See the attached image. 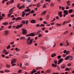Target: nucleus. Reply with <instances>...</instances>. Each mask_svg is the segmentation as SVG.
Returning a JSON list of instances; mask_svg holds the SVG:
<instances>
[{"label":"nucleus","instance_id":"6e6552de","mask_svg":"<svg viewBox=\"0 0 74 74\" xmlns=\"http://www.w3.org/2000/svg\"><path fill=\"white\" fill-rule=\"evenodd\" d=\"M33 39H32L31 40H30L29 42H27L28 44H32V41H33Z\"/></svg>","mask_w":74,"mask_h":74},{"label":"nucleus","instance_id":"de8ad7c7","mask_svg":"<svg viewBox=\"0 0 74 74\" xmlns=\"http://www.w3.org/2000/svg\"><path fill=\"white\" fill-rule=\"evenodd\" d=\"M66 23V21H64L63 22V25H64Z\"/></svg>","mask_w":74,"mask_h":74},{"label":"nucleus","instance_id":"ea45409f","mask_svg":"<svg viewBox=\"0 0 74 74\" xmlns=\"http://www.w3.org/2000/svg\"><path fill=\"white\" fill-rule=\"evenodd\" d=\"M10 48V45H9L7 47V49H8Z\"/></svg>","mask_w":74,"mask_h":74},{"label":"nucleus","instance_id":"dca6fc26","mask_svg":"<svg viewBox=\"0 0 74 74\" xmlns=\"http://www.w3.org/2000/svg\"><path fill=\"white\" fill-rule=\"evenodd\" d=\"M6 51H7V50H6L5 49H3V50L2 51V52L3 53H5V52H6Z\"/></svg>","mask_w":74,"mask_h":74},{"label":"nucleus","instance_id":"39448f33","mask_svg":"<svg viewBox=\"0 0 74 74\" xmlns=\"http://www.w3.org/2000/svg\"><path fill=\"white\" fill-rule=\"evenodd\" d=\"M64 14H63V16L64 17H65L66 16V15H68V11L66 10H64Z\"/></svg>","mask_w":74,"mask_h":74},{"label":"nucleus","instance_id":"4be33fe9","mask_svg":"<svg viewBox=\"0 0 74 74\" xmlns=\"http://www.w3.org/2000/svg\"><path fill=\"white\" fill-rule=\"evenodd\" d=\"M8 24V23L7 22L3 23H2L3 25H7Z\"/></svg>","mask_w":74,"mask_h":74},{"label":"nucleus","instance_id":"a211bd4d","mask_svg":"<svg viewBox=\"0 0 74 74\" xmlns=\"http://www.w3.org/2000/svg\"><path fill=\"white\" fill-rule=\"evenodd\" d=\"M30 34H31V36H32V37L34 36V35H35V34L33 33H31Z\"/></svg>","mask_w":74,"mask_h":74},{"label":"nucleus","instance_id":"a19ab883","mask_svg":"<svg viewBox=\"0 0 74 74\" xmlns=\"http://www.w3.org/2000/svg\"><path fill=\"white\" fill-rule=\"evenodd\" d=\"M42 36V34H39L38 35V37H41Z\"/></svg>","mask_w":74,"mask_h":74},{"label":"nucleus","instance_id":"4d7b16f0","mask_svg":"<svg viewBox=\"0 0 74 74\" xmlns=\"http://www.w3.org/2000/svg\"><path fill=\"white\" fill-rule=\"evenodd\" d=\"M25 13H26V12H22V14L25 15Z\"/></svg>","mask_w":74,"mask_h":74},{"label":"nucleus","instance_id":"37998d69","mask_svg":"<svg viewBox=\"0 0 74 74\" xmlns=\"http://www.w3.org/2000/svg\"><path fill=\"white\" fill-rule=\"evenodd\" d=\"M51 25L52 26H53V25H55V23L54 22L52 23L51 24Z\"/></svg>","mask_w":74,"mask_h":74},{"label":"nucleus","instance_id":"1a4fd4ad","mask_svg":"<svg viewBox=\"0 0 74 74\" xmlns=\"http://www.w3.org/2000/svg\"><path fill=\"white\" fill-rule=\"evenodd\" d=\"M36 71H37V70L34 69H33V71L31 72V74H33L35 72H36Z\"/></svg>","mask_w":74,"mask_h":74},{"label":"nucleus","instance_id":"473e14b6","mask_svg":"<svg viewBox=\"0 0 74 74\" xmlns=\"http://www.w3.org/2000/svg\"><path fill=\"white\" fill-rule=\"evenodd\" d=\"M3 19V17L1 16V13H0V21Z\"/></svg>","mask_w":74,"mask_h":74},{"label":"nucleus","instance_id":"338daca9","mask_svg":"<svg viewBox=\"0 0 74 74\" xmlns=\"http://www.w3.org/2000/svg\"><path fill=\"white\" fill-rule=\"evenodd\" d=\"M45 33H48V32H49V31H48L47 30H46L45 31Z\"/></svg>","mask_w":74,"mask_h":74},{"label":"nucleus","instance_id":"0eeeda50","mask_svg":"<svg viewBox=\"0 0 74 74\" xmlns=\"http://www.w3.org/2000/svg\"><path fill=\"white\" fill-rule=\"evenodd\" d=\"M63 58H61L58 61V64L59 65L62 63L63 62Z\"/></svg>","mask_w":74,"mask_h":74},{"label":"nucleus","instance_id":"6ab92c4d","mask_svg":"<svg viewBox=\"0 0 74 74\" xmlns=\"http://www.w3.org/2000/svg\"><path fill=\"white\" fill-rule=\"evenodd\" d=\"M58 15H62V11H60L58 13Z\"/></svg>","mask_w":74,"mask_h":74},{"label":"nucleus","instance_id":"c756f323","mask_svg":"<svg viewBox=\"0 0 74 74\" xmlns=\"http://www.w3.org/2000/svg\"><path fill=\"white\" fill-rule=\"evenodd\" d=\"M45 26V25L43 24H41L40 25V27H44Z\"/></svg>","mask_w":74,"mask_h":74},{"label":"nucleus","instance_id":"864d4df0","mask_svg":"<svg viewBox=\"0 0 74 74\" xmlns=\"http://www.w3.org/2000/svg\"><path fill=\"white\" fill-rule=\"evenodd\" d=\"M64 9H65V8L64 7H62V10H64Z\"/></svg>","mask_w":74,"mask_h":74},{"label":"nucleus","instance_id":"ddd939ff","mask_svg":"<svg viewBox=\"0 0 74 74\" xmlns=\"http://www.w3.org/2000/svg\"><path fill=\"white\" fill-rule=\"evenodd\" d=\"M20 40H25V37L24 36L21 37L20 38Z\"/></svg>","mask_w":74,"mask_h":74},{"label":"nucleus","instance_id":"bb28decb","mask_svg":"<svg viewBox=\"0 0 74 74\" xmlns=\"http://www.w3.org/2000/svg\"><path fill=\"white\" fill-rule=\"evenodd\" d=\"M21 23H22L23 24L25 23V20L22 21L21 22Z\"/></svg>","mask_w":74,"mask_h":74},{"label":"nucleus","instance_id":"09e8293b","mask_svg":"<svg viewBox=\"0 0 74 74\" xmlns=\"http://www.w3.org/2000/svg\"><path fill=\"white\" fill-rule=\"evenodd\" d=\"M29 15H30V13H27L26 14V16H27Z\"/></svg>","mask_w":74,"mask_h":74},{"label":"nucleus","instance_id":"9b49d317","mask_svg":"<svg viewBox=\"0 0 74 74\" xmlns=\"http://www.w3.org/2000/svg\"><path fill=\"white\" fill-rule=\"evenodd\" d=\"M66 3L68 4V6H69V5H70V1H67Z\"/></svg>","mask_w":74,"mask_h":74},{"label":"nucleus","instance_id":"20e7f679","mask_svg":"<svg viewBox=\"0 0 74 74\" xmlns=\"http://www.w3.org/2000/svg\"><path fill=\"white\" fill-rule=\"evenodd\" d=\"M15 62H16V60L15 59H13L11 60V64L13 66H15V65H16V64H13L14 63H15Z\"/></svg>","mask_w":74,"mask_h":74},{"label":"nucleus","instance_id":"e433bc0d","mask_svg":"<svg viewBox=\"0 0 74 74\" xmlns=\"http://www.w3.org/2000/svg\"><path fill=\"white\" fill-rule=\"evenodd\" d=\"M24 64L25 66H29V64H28V63H25Z\"/></svg>","mask_w":74,"mask_h":74},{"label":"nucleus","instance_id":"f3484780","mask_svg":"<svg viewBox=\"0 0 74 74\" xmlns=\"http://www.w3.org/2000/svg\"><path fill=\"white\" fill-rule=\"evenodd\" d=\"M40 3H38L37 4V7H40Z\"/></svg>","mask_w":74,"mask_h":74},{"label":"nucleus","instance_id":"f704fd0d","mask_svg":"<svg viewBox=\"0 0 74 74\" xmlns=\"http://www.w3.org/2000/svg\"><path fill=\"white\" fill-rule=\"evenodd\" d=\"M5 71L6 73H8V72H10V71L8 70H5Z\"/></svg>","mask_w":74,"mask_h":74},{"label":"nucleus","instance_id":"5fc2aeb1","mask_svg":"<svg viewBox=\"0 0 74 74\" xmlns=\"http://www.w3.org/2000/svg\"><path fill=\"white\" fill-rule=\"evenodd\" d=\"M31 13L32 14H33V13H34V10H32L31 11Z\"/></svg>","mask_w":74,"mask_h":74},{"label":"nucleus","instance_id":"a878e982","mask_svg":"<svg viewBox=\"0 0 74 74\" xmlns=\"http://www.w3.org/2000/svg\"><path fill=\"white\" fill-rule=\"evenodd\" d=\"M30 40V37H29L27 39V42H28L29 40Z\"/></svg>","mask_w":74,"mask_h":74},{"label":"nucleus","instance_id":"052dcab7","mask_svg":"<svg viewBox=\"0 0 74 74\" xmlns=\"http://www.w3.org/2000/svg\"><path fill=\"white\" fill-rule=\"evenodd\" d=\"M28 20H27L26 21V22H25L26 25H27V23H28Z\"/></svg>","mask_w":74,"mask_h":74},{"label":"nucleus","instance_id":"69168bd1","mask_svg":"<svg viewBox=\"0 0 74 74\" xmlns=\"http://www.w3.org/2000/svg\"><path fill=\"white\" fill-rule=\"evenodd\" d=\"M22 64L21 63H20V67H22Z\"/></svg>","mask_w":74,"mask_h":74},{"label":"nucleus","instance_id":"f8f14e48","mask_svg":"<svg viewBox=\"0 0 74 74\" xmlns=\"http://www.w3.org/2000/svg\"><path fill=\"white\" fill-rule=\"evenodd\" d=\"M21 19H22V18L20 17H18L16 19V21H17L18 20H21Z\"/></svg>","mask_w":74,"mask_h":74},{"label":"nucleus","instance_id":"bf43d9fd","mask_svg":"<svg viewBox=\"0 0 74 74\" xmlns=\"http://www.w3.org/2000/svg\"><path fill=\"white\" fill-rule=\"evenodd\" d=\"M61 68H62V69H64V68H65V66H61Z\"/></svg>","mask_w":74,"mask_h":74},{"label":"nucleus","instance_id":"a18cd8bd","mask_svg":"<svg viewBox=\"0 0 74 74\" xmlns=\"http://www.w3.org/2000/svg\"><path fill=\"white\" fill-rule=\"evenodd\" d=\"M6 67L7 68H10V65H7L6 66Z\"/></svg>","mask_w":74,"mask_h":74},{"label":"nucleus","instance_id":"393cba45","mask_svg":"<svg viewBox=\"0 0 74 74\" xmlns=\"http://www.w3.org/2000/svg\"><path fill=\"white\" fill-rule=\"evenodd\" d=\"M62 25V24H58V23H56V25L57 26H60L61 25Z\"/></svg>","mask_w":74,"mask_h":74},{"label":"nucleus","instance_id":"9d476101","mask_svg":"<svg viewBox=\"0 0 74 74\" xmlns=\"http://www.w3.org/2000/svg\"><path fill=\"white\" fill-rule=\"evenodd\" d=\"M30 22L32 23H36V21L34 20H32Z\"/></svg>","mask_w":74,"mask_h":74},{"label":"nucleus","instance_id":"774afa93","mask_svg":"<svg viewBox=\"0 0 74 74\" xmlns=\"http://www.w3.org/2000/svg\"><path fill=\"white\" fill-rule=\"evenodd\" d=\"M63 56H64V57H66V54H64L63 55Z\"/></svg>","mask_w":74,"mask_h":74},{"label":"nucleus","instance_id":"aec40b11","mask_svg":"<svg viewBox=\"0 0 74 74\" xmlns=\"http://www.w3.org/2000/svg\"><path fill=\"white\" fill-rule=\"evenodd\" d=\"M73 12V10L70 9L69 10V13H71Z\"/></svg>","mask_w":74,"mask_h":74},{"label":"nucleus","instance_id":"c9c22d12","mask_svg":"<svg viewBox=\"0 0 74 74\" xmlns=\"http://www.w3.org/2000/svg\"><path fill=\"white\" fill-rule=\"evenodd\" d=\"M47 73H49L51 72V70H48L47 71Z\"/></svg>","mask_w":74,"mask_h":74},{"label":"nucleus","instance_id":"7c9ffc66","mask_svg":"<svg viewBox=\"0 0 74 74\" xmlns=\"http://www.w3.org/2000/svg\"><path fill=\"white\" fill-rule=\"evenodd\" d=\"M70 70V69L68 68H66L65 69V71H68V70Z\"/></svg>","mask_w":74,"mask_h":74},{"label":"nucleus","instance_id":"49530a36","mask_svg":"<svg viewBox=\"0 0 74 74\" xmlns=\"http://www.w3.org/2000/svg\"><path fill=\"white\" fill-rule=\"evenodd\" d=\"M27 1V2H31L32 1V0H26Z\"/></svg>","mask_w":74,"mask_h":74},{"label":"nucleus","instance_id":"b1692460","mask_svg":"<svg viewBox=\"0 0 74 74\" xmlns=\"http://www.w3.org/2000/svg\"><path fill=\"white\" fill-rule=\"evenodd\" d=\"M5 35L8 34V31L7 30H5Z\"/></svg>","mask_w":74,"mask_h":74},{"label":"nucleus","instance_id":"2eb2a0df","mask_svg":"<svg viewBox=\"0 0 74 74\" xmlns=\"http://www.w3.org/2000/svg\"><path fill=\"white\" fill-rule=\"evenodd\" d=\"M14 0H12L11 1H10L9 3V4H11H11L13 3V2H14Z\"/></svg>","mask_w":74,"mask_h":74},{"label":"nucleus","instance_id":"58836bf2","mask_svg":"<svg viewBox=\"0 0 74 74\" xmlns=\"http://www.w3.org/2000/svg\"><path fill=\"white\" fill-rule=\"evenodd\" d=\"M69 33V31H66L64 32V34H67V33Z\"/></svg>","mask_w":74,"mask_h":74},{"label":"nucleus","instance_id":"412c9836","mask_svg":"<svg viewBox=\"0 0 74 74\" xmlns=\"http://www.w3.org/2000/svg\"><path fill=\"white\" fill-rule=\"evenodd\" d=\"M46 12H47L45 11H44L41 13V15H44V14H45Z\"/></svg>","mask_w":74,"mask_h":74},{"label":"nucleus","instance_id":"6e6d98bb","mask_svg":"<svg viewBox=\"0 0 74 74\" xmlns=\"http://www.w3.org/2000/svg\"><path fill=\"white\" fill-rule=\"evenodd\" d=\"M45 27L41 28V29H42V30H43V31H44V30H45Z\"/></svg>","mask_w":74,"mask_h":74},{"label":"nucleus","instance_id":"7ed1b4c3","mask_svg":"<svg viewBox=\"0 0 74 74\" xmlns=\"http://www.w3.org/2000/svg\"><path fill=\"white\" fill-rule=\"evenodd\" d=\"M22 26H23V24L22 23H21L20 25H18L17 26H13L12 27L14 28H16L17 29H18L19 28H20V27H22Z\"/></svg>","mask_w":74,"mask_h":74},{"label":"nucleus","instance_id":"4c0bfd02","mask_svg":"<svg viewBox=\"0 0 74 74\" xmlns=\"http://www.w3.org/2000/svg\"><path fill=\"white\" fill-rule=\"evenodd\" d=\"M69 52H70V51H66V55H68L69 53Z\"/></svg>","mask_w":74,"mask_h":74},{"label":"nucleus","instance_id":"e2e57ef3","mask_svg":"<svg viewBox=\"0 0 74 74\" xmlns=\"http://www.w3.org/2000/svg\"><path fill=\"white\" fill-rule=\"evenodd\" d=\"M71 16L72 18H73V17H74V14H72L71 15Z\"/></svg>","mask_w":74,"mask_h":74},{"label":"nucleus","instance_id":"3c124183","mask_svg":"<svg viewBox=\"0 0 74 74\" xmlns=\"http://www.w3.org/2000/svg\"><path fill=\"white\" fill-rule=\"evenodd\" d=\"M1 56L2 57H3V58H4V57H5V55H3V54H1Z\"/></svg>","mask_w":74,"mask_h":74},{"label":"nucleus","instance_id":"603ef678","mask_svg":"<svg viewBox=\"0 0 74 74\" xmlns=\"http://www.w3.org/2000/svg\"><path fill=\"white\" fill-rule=\"evenodd\" d=\"M22 72V71L21 70H19L18 71V73H21Z\"/></svg>","mask_w":74,"mask_h":74},{"label":"nucleus","instance_id":"72a5a7b5","mask_svg":"<svg viewBox=\"0 0 74 74\" xmlns=\"http://www.w3.org/2000/svg\"><path fill=\"white\" fill-rule=\"evenodd\" d=\"M58 59H60L61 58V56H58Z\"/></svg>","mask_w":74,"mask_h":74},{"label":"nucleus","instance_id":"423d86ee","mask_svg":"<svg viewBox=\"0 0 74 74\" xmlns=\"http://www.w3.org/2000/svg\"><path fill=\"white\" fill-rule=\"evenodd\" d=\"M23 30V32H22V34H23L25 35L26 34V33H27V31L25 29H22Z\"/></svg>","mask_w":74,"mask_h":74},{"label":"nucleus","instance_id":"79ce46f5","mask_svg":"<svg viewBox=\"0 0 74 74\" xmlns=\"http://www.w3.org/2000/svg\"><path fill=\"white\" fill-rule=\"evenodd\" d=\"M55 64H58V61L55 60L54 61Z\"/></svg>","mask_w":74,"mask_h":74},{"label":"nucleus","instance_id":"f03ea898","mask_svg":"<svg viewBox=\"0 0 74 74\" xmlns=\"http://www.w3.org/2000/svg\"><path fill=\"white\" fill-rule=\"evenodd\" d=\"M69 60H71L73 59V57L72 56H67L65 58V60H69Z\"/></svg>","mask_w":74,"mask_h":74},{"label":"nucleus","instance_id":"c03bdc74","mask_svg":"<svg viewBox=\"0 0 74 74\" xmlns=\"http://www.w3.org/2000/svg\"><path fill=\"white\" fill-rule=\"evenodd\" d=\"M67 66H71V63H69L68 64Z\"/></svg>","mask_w":74,"mask_h":74},{"label":"nucleus","instance_id":"c85d7f7f","mask_svg":"<svg viewBox=\"0 0 74 74\" xmlns=\"http://www.w3.org/2000/svg\"><path fill=\"white\" fill-rule=\"evenodd\" d=\"M41 48H42V49L43 50H45V49L46 48L45 47H43L42 46L41 47Z\"/></svg>","mask_w":74,"mask_h":74},{"label":"nucleus","instance_id":"5701e85b","mask_svg":"<svg viewBox=\"0 0 74 74\" xmlns=\"http://www.w3.org/2000/svg\"><path fill=\"white\" fill-rule=\"evenodd\" d=\"M27 55L24 56H23V58L24 59H25V58H27Z\"/></svg>","mask_w":74,"mask_h":74},{"label":"nucleus","instance_id":"2f4dec72","mask_svg":"<svg viewBox=\"0 0 74 74\" xmlns=\"http://www.w3.org/2000/svg\"><path fill=\"white\" fill-rule=\"evenodd\" d=\"M55 56H56V54H55V53H54V54H52L51 55V57H52V58H53V57Z\"/></svg>","mask_w":74,"mask_h":74},{"label":"nucleus","instance_id":"f257e3e1","mask_svg":"<svg viewBox=\"0 0 74 74\" xmlns=\"http://www.w3.org/2000/svg\"><path fill=\"white\" fill-rule=\"evenodd\" d=\"M14 8H12L11 10H9V12H10L8 13V17H10V16H11V15H12V11H13V10H14Z\"/></svg>","mask_w":74,"mask_h":74},{"label":"nucleus","instance_id":"13d9d810","mask_svg":"<svg viewBox=\"0 0 74 74\" xmlns=\"http://www.w3.org/2000/svg\"><path fill=\"white\" fill-rule=\"evenodd\" d=\"M19 5H20V3H18L17 5V6L18 8H19Z\"/></svg>","mask_w":74,"mask_h":74},{"label":"nucleus","instance_id":"0e129e2a","mask_svg":"<svg viewBox=\"0 0 74 74\" xmlns=\"http://www.w3.org/2000/svg\"><path fill=\"white\" fill-rule=\"evenodd\" d=\"M36 27H39L40 26V25H39V24H36Z\"/></svg>","mask_w":74,"mask_h":74},{"label":"nucleus","instance_id":"680f3d73","mask_svg":"<svg viewBox=\"0 0 74 74\" xmlns=\"http://www.w3.org/2000/svg\"><path fill=\"white\" fill-rule=\"evenodd\" d=\"M8 52H5V55H7V54H8Z\"/></svg>","mask_w":74,"mask_h":74},{"label":"nucleus","instance_id":"8fccbe9b","mask_svg":"<svg viewBox=\"0 0 74 74\" xmlns=\"http://www.w3.org/2000/svg\"><path fill=\"white\" fill-rule=\"evenodd\" d=\"M39 34H40V33H39V32L38 31H37L36 32V34L37 35H38Z\"/></svg>","mask_w":74,"mask_h":74},{"label":"nucleus","instance_id":"cd10ccee","mask_svg":"<svg viewBox=\"0 0 74 74\" xmlns=\"http://www.w3.org/2000/svg\"><path fill=\"white\" fill-rule=\"evenodd\" d=\"M66 42L67 45H66V46L67 47V45H69V43H68V41H67V40H66Z\"/></svg>","mask_w":74,"mask_h":74},{"label":"nucleus","instance_id":"4468645a","mask_svg":"<svg viewBox=\"0 0 74 74\" xmlns=\"http://www.w3.org/2000/svg\"><path fill=\"white\" fill-rule=\"evenodd\" d=\"M24 11H26V12H28V11H30V9H28L26 10H25Z\"/></svg>","mask_w":74,"mask_h":74}]
</instances>
